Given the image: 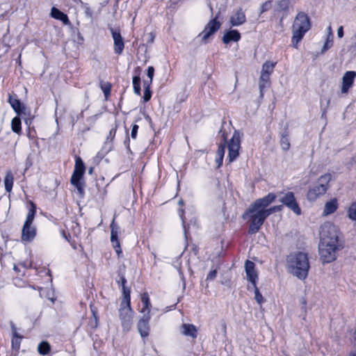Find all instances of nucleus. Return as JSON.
Here are the masks:
<instances>
[{
    "label": "nucleus",
    "mask_w": 356,
    "mask_h": 356,
    "mask_svg": "<svg viewBox=\"0 0 356 356\" xmlns=\"http://www.w3.org/2000/svg\"><path fill=\"white\" fill-rule=\"evenodd\" d=\"M50 345L47 341L41 342L38 346V351L42 355H47L50 351Z\"/></svg>",
    "instance_id": "obj_30"
},
{
    "label": "nucleus",
    "mask_w": 356,
    "mask_h": 356,
    "mask_svg": "<svg viewBox=\"0 0 356 356\" xmlns=\"http://www.w3.org/2000/svg\"><path fill=\"white\" fill-rule=\"evenodd\" d=\"M287 266L289 272L294 276L300 280L305 279L309 268L307 254L301 252L291 253L287 258Z\"/></svg>",
    "instance_id": "obj_2"
},
{
    "label": "nucleus",
    "mask_w": 356,
    "mask_h": 356,
    "mask_svg": "<svg viewBox=\"0 0 356 356\" xmlns=\"http://www.w3.org/2000/svg\"><path fill=\"white\" fill-rule=\"evenodd\" d=\"M356 77L355 71H348L344 73L342 77L341 92L342 94H347L349 89L353 86Z\"/></svg>",
    "instance_id": "obj_12"
},
{
    "label": "nucleus",
    "mask_w": 356,
    "mask_h": 356,
    "mask_svg": "<svg viewBox=\"0 0 356 356\" xmlns=\"http://www.w3.org/2000/svg\"><path fill=\"white\" fill-rule=\"evenodd\" d=\"M150 316H143L138 323V330L143 338L147 337L149 332V321Z\"/></svg>",
    "instance_id": "obj_16"
},
{
    "label": "nucleus",
    "mask_w": 356,
    "mask_h": 356,
    "mask_svg": "<svg viewBox=\"0 0 356 356\" xmlns=\"http://www.w3.org/2000/svg\"><path fill=\"white\" fill-rule=\"evenodd\" d=\"M111 241L113 245L116 244V242H119L118 240L119 227L115 224V219L113 220L111 224Z\"/></svg>",
    "instance_id": "obj_25"
},
{
    "label": "nucleus",
    "mask_w": 356,
    "mask_h": 356,
    "mask_svg": "<svg viewBox=\"0 0 356 356\" xmlns=\"http://www.w3.org/2000/svg\"><path fill=\"white\" fill-rule=\"evenodd\" d=\"M141 301L143 305L140 312L143 314V316H150V309L152 305L149 301V295L147 293H144L141 296Z\"/></svg>",
    "instance_id": "obj_22"
},
{
    "label": "nucleus",
    "mask_w": 356,
    "mask_h": 356,
    "mask_svg": "<svg viewBox=\"0 0 356 356\" xmlns=\"http://www.w3.org/2000/svg\"><path fill=\"white\" fill-rule=\"evenodd\" d=\"M320 241L331 243L341 242L339 229L331 222H325L321 225L319 232Z\"/></svg>",
    "instance_id": "obj_6"
},
{
    "label": "nucleus",
    "mask_w": 356,
    "mask_h": 356,
    "mask_svg": "<svg viewBox=\"0 0 356 356\" xmlns=\"http://www.w3.org/2000/svg\"><path fill=\"white\" fill-rule=\"evenodd\" d=\"M241 39V34L236 30L226 31L222 38L223 43L228 44L231 42H238Z\"/></svg>",
    "instance_id": "obj_19"
},
{
    "label": "nucleus",
    "mask_w": 356,
    "mask_h": 356,
    "mask_svg": "<svg viewBox=\"0 0 356 356\" xmlns=\"http://www.w3.org/2000/svg\"><path fill=\"white\" fill-rule=\"evenodd\" d=\"M240 148V138L239 135L234 133L230 142L228 144V159L231 163L235 160L238 156V150Z\"/></svg>",
    "instance_id": "obj_10"
},
{
    "label": "nucleus",
    "mask_w": 356,
    "mask_h": 356,
    "mask_svg": "<svg viewBox=\"0 0 356 356\" xmlns=\"http://www.w3.org/2000/svg\"><path fill=\"white\" fill-rule=\"evenodd\" d=\"M102 90L104 93V95L106 97L109 95L110 93V87L108 86H102Z\"/></svg>",
    "instance_id": "obj_47"
},
{
    "label": "nucleus",
    "mask_w": 356,
    "mask_h": 356,
    "mask_svg": "<svg viewBox=\"0 0 356 356\" xmlns=\"http://www.w3.org/2000/svg\"><path fill=\"white\" fill-rule=\"evenodd\" d=\"M8 102L10 103V106L17 113V115H23L26 113L25 106L22 104L18 99L10 96L8 99Z\"/></svg>",
    "instance_id": "obj_21"
},
{
    "label": "nucleus",
    "mask_w": 356,
    "mask_h": 356,
    "mask_svg": "<svg viewBox=\"0 0 356 356\" xmlns=\"http://www.w3.org/2000/svg\"><path fill=\"white\" fill-rule=\"evenodd\" d=\"M280 202L286 205L296 215L299 216L301 214V209L297 203L294 194L292 192L284 193V195L280 197Z\"/></svg>",
    "instance_id": "obj_9"
},
{
    "label": "nucleus",
    "mask_w": 356,
    "mask_h": 356,
    "mask_svg": "<svg viewBox=\"0 0 356 356\" xmlns=\"http://www.w3.org/2000/svg\"><path fill=\"white\" fill-rule=\"evenodd\" d=\"M338 208V202L336 198H333L325 202L323 211V216H326L334 213Z\"/></svg>",
    "instance_id": "obj_20"
},
{
    "label": "nucleus",
    "mask_w": 356,
    "mask_h": 356,
    "mask_svg": "<svg viewBox=\"0 0 356 356\" xmlns=\"http://www.w3.org/2000/svg\"><path fill=\"white\" fill-rule=\"evenodd\" d=\"M225 152V143L220 144L218 146L217 151V156L216 159V163L217 165V168H220L222 164V161Z\"/></svg>",
    "instance_id": "obj_24"
},
{
    "label": "nucleus",
    "mask_w": 356,
    "mask_h": 356,
    "mask_svg": "<svg viewBox=\"0 0 356 356\" xmlns=\"http://www.w3.org/2000/svg\"><path fill=\"white\" fill-rule=\"evenodd\" d=\"M270 80V75L261 72L259 81L260 95L262 96L263 90L266 88Z\"/></svg>",
    "instance_id": "obj_29"
},
{
    "label": "nucleus",
    "mask_w": 356,
    "mask_h": 356,
    "mask_svg": "<svg viewBox=\"0 0 356 356\" xmlns=\"http://www.w3.org/2000/svg\"><path fill=\"white\" fill-rule=\"evenodd\" d=\"M20 337L15 331H13V337L12 339V346L13 348L18 350L20 346Z\"/></svg>",
    "instance_id": "obj_35"
},
{
    "label": "nucleus",
    "mask_w": 356,
    "mask_h": 356,
    "mask_svg": "<svg viewBox=\"0 0 356 356\" xmlns=\"http://www.w3.org/2000/svg\"><path fill=\"white\" fill-rule=\"evenodd\" d=\"M181 333L186 337L195 339L197 337V330L193 324L184 323L181 327Z\"/></svg>",
    "instance_id": "obj_18"
},
{
    "label": "nucleus",
    "mask_w": 356,
    "mask_h": 356,
    "mask_svg": "<svg viewBox=\"0 0 356 356\" xmlns=\"http://www.w3.org/2000/svg\"><path fill=\"white\" fill-rule=\"evenodd\" d=\"M12 129L15 133H19L21 131V120L18 117H15L12 120Z\"/></svg>",
    "instance_id": "obj_32"
},
{
    "label": "nucleus",
    "mask_w": 356,
    "mask_h": 356,
    "mask_svg": "<svg viewBox=\"0 0 356 356\" xmlns=\"http://www.w3.org/2000/svg\"><path fill=\"white\" fill-rule=\"evenodd\" d=\"M138 129V126L136 124H134L132 127V130H131V136L132 138L135 139L136 138Z\"/></svg>",
    "instance_id": "obj_45"
},
{
    "label": "nucleus",
    "mask_w": 356,
    "mask_h": 356,
    "mask_svg": "<svg viewBox=\"0 0 356 356\" xmlns=\"http://www.w3.org/2000/svg\"><path fill=\"white\" fill-rule=\"evenodd\" d=\"M217 275V270H211L207 277V280H213Z\"/></svg>",
    "instance_id": "obj_46"
},
{
    "label": "nucleus",
    "mask_w": 356,
    "mask_h": 356,
    "mask_svg": "<svg viewBox=\"0 0 356 356\" xmlns=\"http://www.w3.org/2000/svg\"><path fill=\"white\" fill-rule=\"evenodd\" d=\"M120 304H124L126 305H131L130 290L126 286L122 288V298Z\"/></svg>",
    "instance_id": "obj_31"
},
{
    "label": "nucleus",
    "mask_w": 356,
    "mask_h": 356,
    "mask_svg": "<svg viewBox=\"0 0 356 356\" xmlns=\"http://www.w3.org/2000/svg\"><path fill=\"white\" fill-rule=\"evenodd\" d=\"M277 3L280 10H287L289 6V0H277Z\"/></svg>",
    "instance_id": "obj_39"
},
{
    "label": "nucleus",
    "mask_w": 356,
    "mask_h": 356,
    "mask_svg": "<svg viewBox=\"0 0 356 356\" xmlns=\"http://www.w3.org/2000/svg\"><path fill=\"white\" fill-rule=\"evenodd\" d=\"M140 79L138 76H134L133 78V85H134V90L136 94L140 95Z\"/></svg>",
    "instance_id": "obj_38"
},
{
    "label": "nucleus",
    "mask_w": 356,
    "mask_h": 356,
    "mask_svg": "<svg viewBox=\"0 0 356 356\" xmlns=\"http://www.w3.org/2000/svg\"><path fill=\"white\" fill-rule=\"evenodd\" d=\"M252 288L254 289V291L255 300L257 301V302L259 305H261L264 302V298L263 296L259 292V290L258 287L257 286V284L255 285V286H252Z\"/></svg>",
    "instance_id": "obj_36"
},
{
    "label": "nucleus",
    "mask_w": 356,
    "mask_h": 356,
    "mask_svg": "<svg viewBox=\"0 0 356 356\" xmlns=\"http://www.w3.org/2000/svg\"><path fill=\"white\" fill-rule=\"evenodd\" d=\"M275 65H276V63L271 62L269 60L266 61L262 65L261 72L270 75L272 74V72H273Z\"/></svg>",
    "instance_id": "obj_27"
},
{
    "label": "nucleus",
    "mask_w": 356,
    "mask_h": 356,
    "mask_svg": "<svg viewBox=\"0 0 356 356\" xmlns=\"http://www.w3.org/2000/svg\"><path fill=\"white\" fill-rule=\"evenodd\" d=\"M333 39H334V36L326 35V39H325V43L321 49L322 53H324L325 51H326L327 49H329L330 48H331L332 47L333 42H334Z\"/></svg>",
    "instance_id": "obj_34"
},
{
    "label": "nucleus",
    "mask_w": 356,
    "mask_h": 356,
    "mask_svg": "<svg viewBox=\"0 0 356 356\" xmlns=\"http://www.w3.org/2000/svg\"><path fill=\"white\" fill-rule=\"evenodd\" d=\"M51 15L52 17L62 21L65 24H67L69 23L67 16L56 8H53L51 9Z\"/></svg>",
    "instance_id": "obj_23"
},
{
    "label": "nucleus",
    "mask_w": 356,
    "mask_h": 356,
    "mask_svg": "<svg viewBox=\"0 0 356 356\" xmlns=\"http://www.w3.org/2000/svg\"><path fill=\"white\" fill-rule=\"evenodd\" d=\"M113 248L115 250V252L117 253L118 257H121L122 254V250L120 248V242H116L115 245H113Z\"/></svg>",
    "instance_id": "obj_44"
},
{
    "label": "nucleus",
    "mask_w": 356,
    "mask_h": 356,
    "mask_svg": "<svg viewBox=\"0 0 356 356\" xmlns=\"http://www.w3.org/2000/svg\"><path fill=\"white\" fill-rule=\"evenodd\" d=\"M272 6V1H268L262 3L261 6V13L268 10Z\"/></svg>",
    "instance_id": "obj_41"
},
{
    "label": "nucleus",
    "mask_w": 356,
    "mask_h": 356,
    "mask_svg": "<svg viewBox=\"0 0 356 356\" xmlns=\"http://www.w3.org/2000/svg\"><path fill=\"white\" fill-rule=\"evenodd\" d=\"M347 356H356V345L351 348Z\"/></svg>",
    "instance_id": "obj_50"
},
{
    "label": "nucleus",
    "mask_w": 356,
    "mask_h": 356,
    "mask_svg": "<svg viewBox=\"0 0 356 356\" xmlns=\"http://www.w3.org/2000/svg\"><path fill=\"white\" fill-rule=\"evenodd\" d=\"M342 248L341 242L331 243L320 241L318 251L320 259L323 263H330L337 257V252Z\"/></svg>",
    "instance_id": "obj_4"
},
{
    "label": "nucleus",
    "mask_w": 356,
    "mask_h": 356,
    "mask_svg": "<svg viewBox=\"0 0 356 356\" xmlns=\"http://www.w3.org/2000/svg\"><path fill=\"white\" fill-rule=\"evenodd\" d=\"M151 98V91L149 90V84H147V86L145 87L143 99L145 102L149 101Z\"/></svg>",
    "instance_id": "obj_40"
},
{
    "label": "nucleus",
    "mask_w": 356,
    "mask_h": 356,
    "mask_svg": "<svg viewBox=\"0 0 356 356\" xmlns=\"http://www.w3.org/2000/svg\"><path fill=\"white\" fill-rule=\"evenodd\" d=\"M183 203H184V202H183V200H180L179 201V205H182V204H183Z\"/></svg>",
    "instance_id": "obj_56"
},
{
    "label": "nucleus",
    "mask_w": 356,
    "mask_h": 356,
    "mask_svg": "<svg viewBox=\"0 0 356 356\" xmlns=\"http://www.w3.org/2000/svg\"><path fill=\"white\" fill-rule=\"evenodd\" d=\"M149 35H150L151 41L152 42L154 40V35L152 33H150Z\"/></svg>",
    "instance_id": "obj_55"
},
{
    "label": "nucleus",
    "mask_w": 356,
    "mask_h": 356,
    "mask_svg": "<svg viewBox=\"0 0 356 356\" xmlns=\"http://www.w3.org/2000/svg\"><path fill=\"white\" fill-rule=\"evenodd\" d=\"M112 37L114 42V51L117 54H121L124 49V42L119 31L111 29Z\"/></svg>",
    "instance_id": "obj_14"
},
{
    "label": "nucleus",
    "mask_w": 356,
    "mask_h": 356,
    "mask_svg": "<svg viewBox=\"0 0 356 356\" xmlns=\"http://www.w3.org/2000/svg\"><path fill=\"white\" fill-rule=\"evenodd\" d=\"M154 68L152 67V66H149L148 68H147V76L149 78V83L148 84H150L152 81V79H153V76H154Z\"/></svg>",
    "instance_id": "obj_42"
},
{
    "label": "nucleus",
    "mask_w": 356,
    "mask_h": 356,
    "mask_svg": "<svg viewBox=\"0 0 356 356\" xmlns=\"http://www.w3.org/2000/svg\"><path fill=\"white\" fill-rule=\"evenodd\" d=\"M36 235L35 227L32 225H24L22 231V240L26 242L31 241Z\"/></svg>",
    "instance_id": "obj_17"
},
{
    "label": "nucleus",
    "mask_w": 356,
    "mask_h": 356,
    "mask_svg": "<svg viewBox=\"0 0 356 356\" xmlns=\"http://www.w3.org/2000/svg\"><path fill=\"white\" fill-rule=\"evenodd\" d=\"M280 146L284 151H287L290 148V142L288 135H282L280 140Z\"/></svg>",
    "instance_id": "obj_33"
},
{
    "label": "nucleus",
    "mask_w": 356,
    "mask_h": 356,
    "mask_svg": "<svg viewBox=\"0 0 356 356\" xmlns=\"http://www.w3.org/2000/svg\"><path fill=\"white\" fill-rule=\"evenodd\" d=\"M276 197L275 194L269 193L267 195L257 199L250 205L243 216V218H245L246 216L250 218L251 223L249 232L254 234L259 231L266 218L270 216L267 210L268 206L273 203Z\"/></svg>",
    "instance_id": "obj_1"
},
{
    "label": "nucleus",
    "mask_w": 356,
    "mask_h": 356,
    "mask_svg": "<svg viewBox=\"0 0 356 356\" xmlns=\"http://www.w3.org/2000/svg\"><path fill=\"white\" fill-rule=\"evenodd\" d=\"M330 174L321 175L317 180L316 184L311 187L307 192V199L310 202H314L319 197L323 195L329 187V183L331 180Z\"/></svg>",
    "instance_id": "obj_5"
},
{
    "label": "nucleus",
    "mask_w": 356,
    "mask_h": 356,
    "mask_svg": "<svg viewBox=\"0 0 356 356\" xmlns=\"http://www.w3.org/2000/svg\"><path fill=\"white\" fill-rule=\"evenodd\" d=\"M13 181L14 177L12 172L10 171H8L4 179V185L6 191L8 193H10L12 191Z\"/></svg>",
    "instance_id": "obj_26"
},
{
    "label": "nucleus",
    "mask_w": 356,
    "mask_h": 356,
    "mask_svg": "<svg viewBox=\"0 0 356 356\" xmlns=\"http://www.w3.org/2000/svg\"><path fill=\"white\" fill-rule=\"evenodd\" d=\"M134 312L131 305L120 304L119 309V317L121 321L124 330L129 331L132 325Z\"/></svg>",
    "instance_id": "obj_8"
},
{
    "label": "nucleus",
    "mask_w": 356,
    "mask_h": 356,
    "mask_svg": "<svg viewBox=\"0 0 356 356\" xmlns=\"http://www.w3.org/2000/svg\"><path fill=\"white\" fill-rule=\"evenodd\" d=\"M244 268L247 280L251 283L252 286H255L258 280V274L255 269V264L252 261L247 260L245 263Z\"/></svg>",
    "instance_id": "obj_13"
},
{
    "label": "nucleus",
    "mask_w": 356,
    "mask_h": 356,
    "mask_svg": "<svg viewBox=\"0 0 356 356\" xmlns=\"http://www.w3.org/2000/svg\"><path fill=\"white\" fill-rule=\"evenodd\" d=\"M85 13L86 15L89 17H92V11L90 10V8L88 7V6H86L85 7Z\"/></svg>",
    "instance_id": "obj_49"
},
{
    "label": "nucleus",
    "mask_w": 356,
    "mask_h": 356,
    "mask_svg": "<svg viewBox=\"0 0 356 356\" xmlns=\"http://www.w3.org/2000/svg\"><path fill=\"white\" fill-rule=\"evenodd\" d=\"M246 21L245 15L241 9L235 10L229 18V23L233 26H238L243 24Z\"/></svg>",
    "instance_id": "obj_15"
},
{
    "label": "nucleus",
    "mask_w": 356,
    "mask_h": 356,
    "mask_svg": "<svg viewBox=\"0 0 356 356\" xmlns=\"http://www.w3.org/2000/svg\"><path fill=\"white\" fill-rule=\"evenodd\" d=\"M327 35L333 36L332 29L331 26H328L327 28Z\"/></svg>",
    "instance_id": "obj_51"
},
{
    "label": "nucleus",
    "mask_w": 356,
    "mask_h": 356,
    "mask_svg": "<svg viewBox=\"0 0 356 356\" xmlns=\"http://www.w3.org/2000/svg\"><path fill=\"white\" fill-rule=\"evenodd\" d=\"M35 206L33 203H31V207L29 210V212L26 215V220L24 225H32L33 221L35 218Z\"/></svg>",
    "instance_id": "obj_28"
},
{
    "label": "nucleus",
    "mask_w": 356,
    "mask_h": 356,
    "mask_svg": "<svg viewBox=\"0 0 356 356\" xmlns=\"http://www.w3.org/2000/svg\"><path fill=\"white\" fill-rule=\"evenodd\" d=\"M337 36L341 38L343 36V28L342 26H339L337 30Z\"/></svg>",
    "instance_id": "obj_48"
},
{
    "label": "nucleus",
    "mask_w": 356,
    "mask_h": 356,
    "mask_svg": "<svg viewBox=\"0 0 356 356\" xmlns=\"http://www.w3.org/2000/svg\"><path fill=\"white\" fill-rule=\"evenodd\" d=\"M348 218L356 222V202L353 203L348 211Z\"/></svg>",
    "instance_id": "obj_37"
},
{
    "label": "nucleus",
    "mask_w": 356,
    "mask_h": 356,
    "mask_svg": "<svg viewBox=\"0 0 356 356\" xmlns=\"http://www.w3.org/2000/svg\"><path fill=\"white\" fill-rule=\"evenodd\" d=\"M120 282H121V284H122V288L124 286H125L126 280H125V278L124 277H122L120 278Z\"/></svg>",
    "instance_id": "obj_52"
},
{
    "label": "nucleus",
    "mask_w": 356,
    "mask_h": 356,
    "mask_svg": "<svg viewBox=\"0 0 356 356\" xmlns=\"http://www.w3.org/2000/svg\"><path fill=\"white\" fill-rule=\"evenodd\" d=\"M179 215H180L181 216H182L184 215V210H183V209H181V210L179 211Z\"/></svg>",
    "instance_id": "obj_54"
},
{
    "label": "nucleus",
    "mask_w": 356,
    "mask_h": 356,
    "mask_svg": "<svg viewBox=\"0 0 356 356\" xmlns=\"http://www.w3.org/2000/svg\"><path fill=\"white\" fill-rule=\"evenodd\" d=\"M85 172V165L80 157H77L75 161V167L74 172L71 177V184L74 185L81 195L83 194V188L81 183V179Z\"/></svg>",
    "instance_id": "obj_7"
},
{
    "label": "nucleus",
    "mask_w": 356,
    "mask_h": 356,
    "mask_svg": "<svg viewBox=\"0 0 356 356\" xmlns=\"http://www.w3.org/2000/svg\"><path fill=\"white\" fill-rule=\"evenodd\" d=\"M219 13H218L216 17L211 19L206 25L204 29L200 34L202 37V40L206 41L210 35L217 31L220 27L221 24L217 20L218 18Z\"/></svg>",
    "instance_id": "obj_11"
},
{
    "label": "nucleus",
    "mask_w": 356,
    "mask_h": 356,
    "mask_svg": "<svg viewBox=\"0 0 356 356\" xmlns=\"http://www.w3.org/2000/svg\"><path fill=\"white\" fill-rule=\"evenodd\" d=\"M63 236L67 241H69L67 236L66 235L65 232H63L62 233Z\"/></svg>",
    "instance_id": "obj_53"
},
{
    "label": "nucleus",
    "mask_w": 356,
    "mask_h": 356,
    "mask_svg": "<svg viewBox=\"0 0 356 356\" xmlns=\"http://www.w3.org/2000/svg\"><path fill=\"white\" fill-rule=\"evenodd\" d=\"M308 16L304 13H299L296 17L292 26V45L297 48L298 42L302 40L305 33L310 29Z\"/></svg>",
    "instance_id": "obj_3"
},
{
    "label": "nucleus",
    "mask_w": 356,
    "mask_h": 356,
    "mask_svg": "<svg viewBox=\"0 0 356 356\" xmlns=\"http://www.w3.org/2000/svg\"><path fill=\"white\" fill-rule=\"evenodd\" d=\"M282 209V206L278 205V206H274L270 208H267L268 211L269 212V215H270L273 213H275L277 211H280Z\"/></svg>",
    "instance_id": "obj_43"
}]
</instances>
